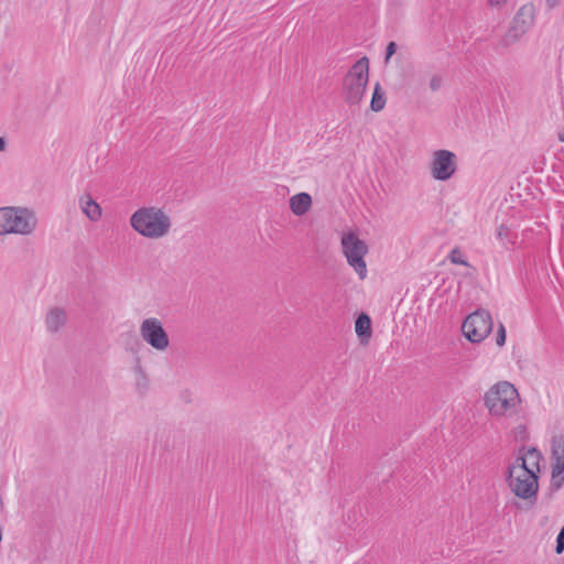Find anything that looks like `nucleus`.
Instances as JSON below:
<instances>
[{
    "mask_svg": "<svg viewBox=\"0 0 564 564\" xmlns=\"http://www.w3.org/2000/svg\"><path fill=\"white\" fill-rule=\"evenodd\" d=\"M386 106V96L384 91L379 83L375 85L371 101H370V108L372 111L379 112L381 111Z\"/></svg>",
    "mask_w": 564,
    "mask_h": 564,
    "instance_id": "17",
    "label": "nucleus"
},
{
    "mask_svg": "<svg viewBox=\"0 0 564 564\" xmlns=\"http://www.w3.org/2000/svg\"><path fill=\"white\" fill-rule=\"evenodd\" d=\"M312 205V198L307 193H299L290 198V208L296 216L304 215Z\"/></svg>",
    "mask_w": 564,
    "mask_h": 564,
    "instance_id": "13",
    "label": "nucleus"
},
{
    "mask_svg": "<svg viewBox=\"0 0 564 564\" xmlns=\"http://www.w3.org/2000/svg\"><path fill=\"white\" fill-rule=\"evenodd\" d=\"M449 259L455 264L468 265L467 261L462 259L460 252L457 249L452 250V252L449 254Z\"/></svg>",
    "mask_w": 564,
    "mask_h": 564,
    "instance_id": "25",
    "label": "nucleus"
},
{
    "mask_svg": "<svg viewBox=\"0 0 564 564\" xmlns=\"http://www.w3.org/2000/svg\"><path fill=\"white\" fill-rule=\"evenodd\" d=\"M506 0H489L491 6H499L503 3Z\"/></svg>",
    "mask_w": 564,
    "mask_h": 564,
    "instance_id": "28",
    "label": "nucleus"
},
{
    "mask_svg": "<svg viewBox=\"0 0 564 564\" xmlns=\"http://www.w3.org/2000/svg\"><path fill=\"white\" fill-rule=\"evenodd\" d=\"M507 482L514 496L523 499L536 500L539 491V476L530 469L510 464L507 470Z\"/></svg>",
    "mask_w": 564,
    "mask_h": 564,
    "instance_id": "5",
    "label": "nucleus"
},
{
    "mask_svg": "<svg viewBox=\"0 0 564 564\" xmlns=\"http://www.w3.org/2000/svg\"><path fill=\"white\" fill-rule=\"evenodd\" d=\"M564 551V525L562 527L560 533L556 538V546L555 552L556 554H561Z\"/></svg>",
    "mask_w": 564,
    "mask_h": 564,
    "instance_id": "24",
    "label": "nucleus"
},
{
    "mask_svg": "<svg viewBox=\"0 0 564 564\" xmlns=\"http://www.w3.org/2000/svg\"><path fill=\"white\" fill-rule=\"evenodd\" d=\"M491 330V315L488 311L482 308L469 314L462 325L464 336L471 343L482 341Z\"/></svg>",
    "mask_w": 564,
    "mask_h": 564,
    "instance_id": "7",
    "label": "nucleus"
},
{
    "mask_svg": "<svg viewBox=\"0 0 564 564\" xmlns=\"http://www.w3.org/2000/svg\"><path fill=\"white\" fill-rule=\"evenodd\" d=\"M533 23L532 8L523 6L519 9L512 19L510 28L513 29L521 36L527 33Z\"/></svg>",
    "mask_w": 564,
    "mask_h": 564,
    "instance_id": "11",
    "label": "nucleus"
},
{
    "mask_svg": "<svg viewBox=\"0 0 564 564\" xmlns=\"http://www.w3.org/2000/svg\"><path fill=\"white\" fill-rule=\"evenodd\" d=\"M563 484H564V466L563 465H553L552 474H551V485H550L551 494L560 490L562 488Z\"/></svg>",
    "mask_w": 564,
    "mask_h": 564,
    "instance_id": "18",
    "label": "nucleus"
},
{
    "mask_svg": "<svg viewBox=\"0 0 564 564\" xmlns=\"http://www.w3.org/2000/svg\"><path fill=\"white\" fill-rule=\"evenodd\" d=\"M521 39V35L518 34L513 29L509 28L503 37L500 41V44L505 47H508Z\"/></svg>",
    "mask_w": 564,
    "mask_h": 564,
    "instance_id": "20",
    "label": "nucleus"
},
{
    "mask_svg": "<svg viewBox=\"0 0 564 564\" xmlns=\"http://www.w3.org/2000/svg\"><path fill=\"white\" fill-rule=\"evenodd\" d=\"M79 204L83 213L91 220L97 221L101 217V208L89 194L80 197Z\"/></svg>",
    "mask_w": 564,
    "mask_h": 564,
    "instance_id": "14",
    "label": "nucleus"
},
{
    "mask_svg": "<svg viewBox=\"0 0 564 564\" xmlns=\"http://www.w3.org/2000/svg\"><path fill=\"white\" fill-rule=\"evenodd\" d=\"M497 238L502 241L503 243L505 242H508V243H514V240L512 239L511 237V232H510V229L509 227L505 226V225H500L497 229Z\"/></svg>",
    "mask_w": 564,
    "mask_h": 564,
    "instance_id": "21",
    "label": "nucleus"
},
{
    "mask_svg": "<svg viewBox=\"0 0 564 564\" xmlns=\"http://www.w3.org/2000/svg\"><path fill=\"white\" fill-rule=\"evenodd\" d=\"M140 335L148 345L159 351H164L170 346L169 335L162 322L155 317L143 319L140 325Z\"/></svg>",
    "mask_w": 564,
    "mask_h": 564,
    "instance_id": "8",
    "label": "nucleus"
},
{
    "mask_svg": "<svg viewBox=\"0 0 564 564\" xmlns=\"http://www.w3.org/2000/svg\"><path fill=\"white\" fill-rule=\"evenodd\" d=\"M546 2L550 7H554L557 4L558 0H546Z\"/></svg>",
    "mask_w": 564,
    "mask_h": 564,
    "instance_id": "30",
    "label": "nucleus"
},
{
    "mask_svg": "<svg viewBox=\"0 0 564 564\" xmlns=\"http://www.w3.org/2000/svg\"><path fill=\"white\" fill-rule=\"evenodd\" d=\"M558 140L564 142V128L558 132Z\"/></svg>",
    "mask_w": 564,
    "mask_h": 564,
    "instance_id": "29",
    "label": "nucleus"
},
{
    "mask_svg": "<svg viewBox=\"0 0 564 564\" xmlns=\"http://www.w3.org/2000/svg\"><path fill=\"white\" fill-rule=\"evenodd\" d=\"M369 76V59L364 56L359 58L348 70L344 78L345 100L349 105H357L361 101L367 88Z\"/></svg>",
    "mask_w": 564,
    "mask_h": 564,
    "instance_id": "4",
    "label": "nucleus"
},
{
    "mask_svg": "<svg viewBox=\"0 0 564 564\" xmlns=\"http://www.w3.org/2000/svg\"><path fill=\"white\" fill-rule=\"evenodd\" d=\"M341 248L348 264L354 268L361 280L365 279L367 264L364 258L368 252L366 242L350 231L341 237Z\"/></svg>",
    "mask_w": 564,
    "mask_h": 564,
    "instance_id": "6",
    "label": "nucleus"
},
{
    "mask_svg": "<svg viewBox=\"0 0 564 564\" xmlns=\"http://www.w3.org/2000/svg\"><path fill=\"white\" fill-rule=\"evenodd\" d=\"M66 323V312L61 307H54L48 311L45 325L48 332L56 333Z\"/></svg>",
    "mask_w": 564,
    "mask_h": 564,
    "instance_id": "12",
    "label": "nucleus"
},
{
    "mask_svg": "<svg viewBox=\"0 0 564 564\" xmlns=\"http://www.w3.org/2000/svg\"><path fill=\"white\" fill-rule=\"evenodd\" d=\"M520 402L519 393L513 384L500 381L485 394V404L492 415H511L517 412Z\"/></svg>",
    "mask_w": 564,
    "mask_h": 564,
    "instance_id": "2",
    "label": "nucleus"
},
{
    "mask_svg": "<svg viewBox=\"0 0 564 564\" xmlns=\"http://www.w3.org/2000/svg\"><path fill=\"white\" fill-rule=\"evenodd\" d=\"M7 147L6 139L3 137H0V152L4 151Z\"/></svg>",
    "mask_w": 564,
    "mask_h": 564,
    "instance_id": "27",
    "label": "nucleus"
},
{
    "mask_svg": "<svg viewBox=\"0 0 564 564\" xmlns=\"http://www.w3.org/2000/svg\"><path fill=\"white\" fill-rule=\"evenodd\" d=\"M457 170L456 154L449 150H437L431 161V174L436 181L449 180Z\"/></svg>",
    "mask_w": 564,
    "mask_h": 564,
    "instance_id": "9",
    "label": "nucleus"
},
{
    "mask_svg": "<svg viewBox=\"0 0 564 564\" xmlns=\"http://www.w3.org/2000/svg\"><path fill=\"white\" fill-rule=\"evenodd\" d=\"M355 332L360 340L368 341L372 334L371 319L368 314L360 313L355 322Z\"/></svg>",
    "mask_w": 564,
    "mask_h": 564,
    "instance_id": "15",
    "label": "nucleus"
},
{
    "mask_svg": "<svg viewBox=\"0 0 564 564\" xmlns=\"http://www.w3.org/2000/svg\"><path fill=\"white\" fill-rule=\"evenodd\" d=\"M130 225L142 237L160 239L170 232L172 219L160 207H141L131 215Z\"/></svg>",
    "mask_w": 564,
    "mask_h": 564,
    "instance_id": "1",
    "label": "nucleus"
},
{
    "mask_svg": "<svg viewBox=\"0 0 564 564\" xmlns=\"http://www.w3.org/2000/svg\"><path fill=\"white\" fill-rule=\"evenodd\" d=\"M543 457L539 449L535 447L525 448L522 446L519 449L518 456L514 462H512V464L525 469H530L535 475H538L541 470L540 463Z\"/></svg>",
    "mask_w": 564,
    "mask_h": 564,
    "instance_id": "10",
    "label": "nucleus"
},
{
    "mask_svg": "<svg viewBox=\"0 0 564 564\" xmlns=\"http://www.w3.org/2000/svg\"><path fill=\"white\" fill-rule=\"evenodd\" d=\"M552 459L554 460L553 465H563L564 466V436L563 435H554L552 437Z\"/></svg>",
    "mask_w": 564,
    "mask_h": 564,
    "instance_id": "16",
    "label": "nucleus"
},
{
    "mask_svg": "<svg viewBox=\"0 0 564 564\" xmlns=\"http://www.w3.org/2000/svg\"><path fill=\"white\" fill-rule=\"evenodd\" d=\"M36 224L35 215L28 208H0V234L30 235Z\"/></svg>",
    "mask_w": 564,
    "mask_h": 564,
    "instance_id": "3",
    "label": "nucleus"
},
{
    "mask_svg": "<svg viewBox=\"0 0 564 564\" xmlns=\"http://www.w3.org/2000/svg\"><path fill=\"white\" fill-rule=\"evenodd\" d=\"M506 343V328L502 324L499 325V328L497 330L496 335V344L498 346H503Z\"/></svg>",
    "mask_w": 564,
    "mask_h": 564,
    "instance_id": "26",
    "label": "nucleus"
},
{
    "mask_svg": "<svg viewBox=\"0 0 564 564\" xmlns=\"http://www.w3.org/2000/svg\"><path fill=\"white\" fill-rule=\"evenodd\" d=\"M135 372L138 373L135 382L137 389L141 394H143L148 390L149 379L140 365L135 366Z\"/></svg>",
    "mask_w": 564,
    "mask_h": 564,
    "instance_id": "19",
    "label": "nucleus"
},
{
    "mask_svg": "<svg viewBox=\"0 0 564 564\" xmlns=\"http://www.w3.org/2000/svg\"><path fill=\"white\" fill-rule=\"evenodd\" d=\"M398 45L395 42H389L386 47L384 64H388L392 55L397 52Z\"/></svg>",
    "mask_w": 564,
    "mask_h": 564,
    "instance_id": "23",
    "label": "nucleus"
},
{
    "mask_svg": "<svg viewBox=\"0 0 564 564\" xmlns=\"http://www.w3.org/2000/svg\"><path fill=\"white\" fill-rule=\"evenodd\" d=\"M443 83H444L443 76L441 74L435 73L430 78L429 87H430L431 91L436 93L442 88Z\"/></svg>",
    "mask_w": 564,
    "mask_h": 564,
    "instance_id": "22",
    "label": "nucleus"
}]
</instances>
